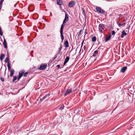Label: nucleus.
<instances>
[{
	"instance_id": "obj_21",
	"label": "nucleus",
	"mask_w": 135,
	"mask_h": 135,
	"mask_svg": "<svg viewBox=\"0 0 135 135\" xmlns=\"http://www.w3.org/2000/svg\"><path fill=\"white\" fill-rule=\"evenodd\" d=\"M82 10L83 12V14L84 15V16H85L86 14L85 13V11L84 8H82Z\"/></svg>"
},
{
	"instance_id": "obj_2",
	"label": "nucleus",
	"mask_w": 135,
	"mask_h": 135,
	"mask_svg": "<svg viewBox=\"0 0 135 135\" xmlns=\"http://www.w3.org/2000/svg\"><path fill=\"white\" fill-rule=\"evenodd\" d=\"M25 71L24 70H20L19 72V75L18 78V80H19L23 76Z\"/></svg>"
},
{
	"instance_id": "obj_32",
	"label": "nucleus",
	"mask_w": 135,
	"mask_h": 135,
	"mask_svg": "<svg viewBox=\"0 0 135 135\" xmlns=\"http://www.w3.org/2000/svg\"><path fill=\"white\" fill-rule=\"evenodd\" d=\"M99 31L100 32H101L102 33H103V30L102 29L100 28H99Z\"/></svg>"
},
{
	"instance_id": "obj_13",
	"label": "nucleus",
	"mask_w": 135,
	"mask_h": 135,
	"mask_svg": "<svg viewBox=\"0 0 135 135\" xmlns=\"http://www.w3.org/2000/svg\"><path fill=\"white\" fill-rule=\"evenodd\" d=\"M64 45L65 47L66 48L69 46V43L68 41H65L64 43Z\"/></svg>"
},
{
	"instance_id": "obj_20",
	"label": "nucleus",
	"mask_w": 135,
	"mask_h": 135,
	"mask_svg": "<svg viewBox=\"0 0 135 135\" xmlns=\"http://www.w3.org/2000/svg\"><path fill=\"white\" fill-rule=\"evenodd\" d=\"M122 22V23H119L118 24V25L119 27H120L122 26H123H123L125 25V22H123V23Z\"/></svg>"
},
{
	"instance_id": "obj_14",
	"label": "nucleus",
	"mask_w": 135,
	"mask_h": 135,
	"mask_svg": "<svg viewBox=\"0 0 135 135\" xmlns=\"http://www.w3.org/2000/svg\"><path fill=\"white\" fill-rule=\"evenodd\" d=\"M126 35L127 33L125 31H123L122 32L121 37L122 38H123L124 37V36H126Z\"/></svg>"
},
{
	"instance_id": "obj_4",
	"label": "nucleus",
	"mask_w": 135,
	"mask_h": 135,
	"mask_svg": "<svg viewBox=\"0 0 135 135\" xmlns=\"http://www.w3.org/2000/svg\"><path fill=\"white\" fill-rule=\"evenodd\" d=\"M47 65L46 64H42L41 65L39 69L40 70H43L47 66Z\"/></svg>"
},
{
	"instance_id": "obj_28",
	"label": "nucleus",
	"mask_w": 135,
	"mask_h": 135,
	"mask_svg": "<svg viewBox=\"0 0 135 135\" xmlns=\"http://www.w3.org/2000/svg\"><path fill=\"white\" fill-rule=\"evenodd\" d=\"M17 77L16 76H15L14 77V78L12 80V81L13 82H14L17 79Z\"/></svg>"
},
{
	"instance_id": "obj_50",
	"label": "nucleus",
	"mask_w": 135,
	"mask_h": 135,
	"mask_svg": "<svg viewBox=\"0 0 135 135\" xmlns=\"http://www.w3.org/2000/svg\"><path fill=\"white\" fill-rule=\"evenodd\" d=\"M120 19V17H119L118 18V19L119 20Z\"/></svg>"
},
{
	"instance_id": "obj_19",
	"label": "nucleus",
	"mask_w": 135,
	"mask_h": 135,
	"mask_svg": "<svg viewBox=\"0 0 135 135\" xmlns=\"http://www.w3.org/2000/svg\"><path fill=\"white\" fill-rule=\"evenodd\" d=\"M96 39L97 38L95 36H94L92 38V41L93 42H95L96 41Z\"/></svg>"
},
{
	"instance_id": "obj_22",
	"label": "nucleus",
	"mask_w": 135,
	"mask_h": 135,
	"mask_svg": "<svg viewBox=\"0 0 135 135\" xmlns=\"http://www.w3.org/2000/svg\"><path fill=\"white\" fill-rule=\"evenodd\" d=\"M7 67H8V70H9L10 71V70H11L10 69H11V66H10V64H9V62H8Z\"/></svg>"
},
{
	"instance_id": "obj_24",
	"label": "nucleus",
	"mask_w": 135,
	"mask_h": 135,
	"mask_svg": "<svg viewBox=\"0 0 135 135\" xmlns=\"http://www.w3.org/2000/svg\"><path fill=\"white\" fill-rule=\"evenodd\" d=\"M82 31H83L82 29H81L80 30V31H79V34L78 35V36H77L78 37H79L80 36V35H81V32H82Z\"/></svg>"
},
{
	"instance_id": "obj_41",
	"label": "nucleus",
	"mask_w": 135,
	"mask_h": 135,
	"mask_svg": "<svg viewBox=\"0 0 135 135\" xmlns=\"http://www.w3.org/2000/svg\"><path fill=\"white\" fill-rule=\"evenodd\" d=\"M2 3H3V2H1L0 1V5H2Z\"/></svg>"
},
{
	"instance_id": "obj_48",
	"label": "nucleus",
	"mask_w": 135,
	"mask_h": 135,
	"mask_svg": "<svg viewBox=\"0 0 135 135\" xmlns=\"http://www.w3.org/2000/svg\"><path fill=\"white\" fill-rule=\"evenodd\" d=\"M7 56H8H8H9V54H7Z\"/></svg>"
},
{
	"instance_id": "obj_6",
	"label": "nucleus",
	"mask_w": 135,
	"mask_h": 135,
	"mask_svg": "<svg viewBox=\"0 0 135 135\" xmlns=\"http://www.w3.org/2000/svg\"><path fill=\"white\" fill-rule=\"evenodd\" d=\"M72 91V89L71 88L69 90H68L66 91V93H65L64 95L65 96H66L68 95V94H69L70 93H71Z\"/></svg>"
},
{
	"instance_id": "obj_37",
	"label": "nucleus",
	"mask_w": 135,
	"mask_h": 135,
	"mask_svg": "<svg viewBox=\"0 0 135 135\" xmlns=\"http://www.w3.org/2000/svg\"><path fill=\"white\" fill-rule=\"evenodd\" d=\"M0 80H1L2 81V82H3L4 81V79L3 78H2L1 77V78H0Z\"/></svg>"
},
{
	"instance_id": "obj_11",
	"label": "nucleus",
	"mask_w": 135,
	"mask_h": 135,
	"mask_svg": "<svg viewBox=\"0 0 135 135\" xmlns=\"http://www.w3.org/2000/svg\"><path fill=\"white\" fill-rule=\"evenodd\" d=\"M3 44L4 46V47L6 49H7V44L5 39H4L3 42Z\"/></svg>"
},
{
	"instance_id": "obj_23",
	"label": "nucleus",
	"mask_w": 135,
	"mask_h": 135,
	"mask_svg": "<svg viewBox=\"0 0 135 135\" xmlns=\"http://www.w3.org/2000/svg\"><path fill=\"white\" fill-rule=\"evenodd\" d=\"M64 27H63L62 26H61V28H60V33H63V29Z\"/></svg>"
},
{
	"instance_id": "obj_46",
	"label": "nucleus",
	"mask_w": 135,
	"mask_h": 135,
	"mask_svg": "<svg viewBox=\"0 0 135 135\" xmlns=\"http://www.w3.org/2000/svg\"><path fill=\"white\" fill-rule=\"evenodd\" d=\"M2 31L1 28V27H0V31Z\"/></svg>"
},
{
	"instance_id": "obj_47",
	"label": "nucleus",
	"mask_w": 135,
	"mask_h": 135,
	"mask_svg": "<svg viewBox=\"0 0 135 135\" xmlns=\"http://www.w3.org/2000/svg\"><path fill=\"white\" fill-rule=\"evenodd\" d=\"M119 16H121V15L120 14L119 15Z\"/></svg>"
},
{
	"instance_id": "obj_16",
	"label": "nucleus",
	"mask_w": 135,
	"mask_h": 135,
	"mask_svg": "<svg viewBox=\"0 0 135 135\" xmlns=\"http://www.w3.org/2000/svg\"><path fill=\"white\" fill-rule=\"evenodd\" d=\"M98 53V50H95V51L94 53L92 55V56L94 57H95L96 56H97V55Z\"/></svg>"
},
{
	"instance_id": "obj_31",
	"label": "nucleus",
	"mask_w": 135,
	"mask_h": 135,
	"mask_svg": "<svg viewBox=\"0 0 135 135\" xmlns=\"http://www.w3.org/2000/svg\"><path fill=\"white\" fill-rule=\"evenodd\" d=\"M101 48L100 47H99L96 50H98V52H99V53L100 52L99 51L100 49H101Z\"/></svg>"
},
{
	"instance_id": "obj_44",
	"label": "nucleus",
	"mask_w": 135,
	"mask_h": 135,
	"mask_svg": "<svg viewBox=\"0 0 135 135\" xmlns=\"http://www.w3.org/2000/svg\"><path fill=\"white\" fill-rule=\"evenodd\" d=\"M84 50H85V49H86V46H84Z\"/></svg>"
},
{
	"instance_id": "obj_18",
	"label": "nucleus",
	"mask_w": 135,
	"mask_h": 135,
	"mask_svg": "<svg viewBox=\"0 0 135 135\" xmlns=\"http://www.w3.org/2000/svg\"><path fill=\"white\" fill-rule=\"evenodd\" d=\"M63 33H60L61 37L62 40V42L63 41L64 38V36L63 35Z\"/></svg>"
},
{
	"instance_id": "obj_43",
	"label": "nucleus",
	"mask_w": 135,
	"mask_h": 135,
	"mask_svg": "<svg viewBox=\"0 0 135 135\" xmlns=\"http://www.w3.org/2000/svg\"><path fill=\"white\" fill-rule=\"evenodd\" d=\"M2 5H0V8H1L2 7Z\"/></svg>"
},
{
	"instance_id": "obj_49",
	"label": "nucleus",
	"mask_w": 135,
	"mask_h": 135,
	"mask_svg": "<svg viewBox=\"0 0 135 135\" xmlns=\"http://www.w3.org/2000/svg\"><path fill=\"white\" fill-rule=\"evenodd\" d=\"M47 37H48V36H49V35H47Z\"/></svg>"
},
{
	"instance_id": "obj_38",
	"label": "nucleus",
	"mask_w": 135,
	"mask_h": 135,
	"mask_svg": "<svg viewBox=\"0 0 135 135\" xmlns=\"http://www.w3.org/2000/svg\"><path fill=\"white\" fill-rule=\"evenodd\" d=\"M3 32L2 31H2H0V35H1V36H2V35H3Z\"/></svg>"
},
{
	"instance_id": "obj_42",
	"label": "nucleus",
	"mask_w": 135,
	"mask_h": 135,
	"mask_svg": "<svg viewBox=\"0 0 135 135\" xmlns=\"http://www.w3.org/2000/svg\"><path fill=\"white\" fill-rule=\"evenodd\" d=\"M109 38H111V34H110L109 36H108Z\"/></svg>"
},
{
	"instance_id": "obj_10",
	"label": "nucleus",
	"mask_w": 135,
	"mask_h": 135,
	"mask_svg": "<svg viewBox=\"0 0 135 135\" xmlns=\"http://www.w3.org/2000/svg\"><path fill=\"white\" fill-rule=\"evenodd\" d=\"M10 74L9 76H10L12 77L13 76V75L15 71L14 70L12 69L10 70Z\"/></svg>"
},
{
	"instance_id": "obj_5",
	"label": "nucleus",
	"mask_w": 135,
	"mask_h": 135,
	"mask_svg": "<svg viewBox=\"0 0 135 135\" xmlns=\"http://www.w3.org/2000/svg\"><path fill=\"white\" fill-rule=\"evenodd\" d=\"M69 19L68 15V14L65 13V18L63 21H64V22H65L66 23L68 21Z\"/></svg>"
},
{
	"instance_id": "obj_7",
	"label": "nucleus",
	"mask_w": 135,
	"mask_h": 135,
	"mask_svg": "<svg viewBox=\"0 0 135 135\" xmlns=\"http://www.w3.org/2000/svg\"><path fill=\"white\" fill-rule=\"evenodd\" d=\"M127 66H124L122 68H121L120 71L122 73H124L127 70Z\"/></svg>"
},
{
	"instance_id": "obj_15",
	"label": "nucleus",
	"mask_w": 135,
	"mask_h": 135,
	"mask_svg": "<svg viewBox=\"0 0 135 135\" xmlns=\"http://www.w3.org/2000/svg\"><path fill=\"white\" fill-rule=\"evenodd\" d=\"M105 26V25L104 24H99V28H101L103 30H104V27Z\"/></svg>"
},
{
	"instance_id": "obj_39",
	"label": "nucleus",
	"mask_w": 135,
	"mask_h": 135,
	"mask_svg": "<svg viewBox=\"0 0 135 135\" xmlns=\"http://www.w3.org/2000/svg\"><path fill=\"white\" fill-rule=\"evenodd\" d=\"M84 40L82 42V43H81V47H82L83 45V43L84 42Z\"/></svg>"
},
{
	"instance_id": "obj_17",
	"label": "nucleus",
	"mask_w": 135,
	"mask_h": 135,
	"mask_svg": "<svg viewBox=\"0 0 135 135\" xmlns=\"http://www.w3.org/2000/svg\"><path fill=\"white\" fill-rule=\"evenodd\" d=\"M4 56L5 55L4 54H1L0 55V59L2 61L3 58L4 57Z\"/></svg>"
},
{
	"instance_id": "obj_3",
	"label": "nucleus",
	"mask_w": 135,
	"mask_h": 135,
	"mask_svg": "<svg viewBox=\"0 0 135 135\" xmlns=\"http://www.w3.org/2000/svg\"><path fill=\"white\" fill-rule=\"evenodd\" d=\"M75 3L74 1H72L69 2L68 6L69 7H73L75 5Z\"/></svg>"
},
{
	"instance_id": "obj_36",
	"label": "nucleus",
	"mask_w": 135,
	"mask_h": 135,
	"mask_svg": "<svg viewBox=\"0 0 135 135\" xmlns=\"http://www.w3.org/2000/svg\"><path fill=\"white\" fill-rule=\"evenodd\" d=\"M86 30H87V29H86V30H85V33H85V35H84V38H85V35H86V34H87L88 33V32H87L86 31Z\"/></svg>"
},
{
	"instance_id": "obj_1",
	"label": "nucleus",
	"mask_w": 135,
	"mask_h": 135,
	"mask_svg": "<svg viewBox=\"0 0 135 135\" xmlns=\"http://www.w3.org/2000/svg\"><path fill=\"white\" fill-rule=\"evenodd\" d=\"M96 9L97 12L98 13L103 14L105 12L100 7H96Z\"/></svg>"
},
{
	"instance_id": "obj_27",
	"label": "nucleus",
	"mask_w": 135,
	"mask_h": 135,
	"mask_svg": "<svg viewBox=\"0 0 135 135\" xmlns=\"http://www.w3.org/2000/svg\"><path fill=\"white\" fill-rule=\"evenodd\" d=\"M110 38H109L108 37H106L105 38V42H107L108 40H110Z\"/></svg>"
},
{
	"instance_id": "obj_45",
	"label": "nucleus",
	"mask_w": 135,
	"mask_h": 135,
	"mask_svg": "<svg viewBox=\"0 0 135 135\" xmlns=\"http://www.w3.org/2000/svg\"><path fill=\"white\" fill-rule=\"evenodd\" d=\"M4 0H1L0 1L2 2H3V1H4Z\"/></svg>"
},
{
	"instance_id": "obj_26",
	"label": "nucleus",
	"mask_w": 135,
	"mask_h": 135,
	"mask_svg": "<svg viewBox=\"0 0 135 135\" xmlns=\"http://www.w3.org/2000/svg\"><path fill=\"white\" fill-rule=\"evenodd\" d=\"M64 108V105L63 104L60 107L59 109L60 110L63 109Z\"/></svg>"
},
{
	"instance_id": "obj_33",
	"label": "nucleus",
	"mask_w": 135,
	"mask_h": 135,
	"mask_svg": "<svg viewBox=\"0 0 135 135\" xmlns=\"http://www.w3.org/2000/svg\"><path fill=\"white\" fill-rule=\"evenodd\" d=\"M115 32L114 31H112V35H114L115 34Z\"/></svg>"
},
{
	"instance_id": "obj_29",
	"label": "nucleus",
	"mask_w": 135,
	"mask_h": 135,
	"mask_svg": "<svg viewBox=\"0 0 135 135\" xmlns=\"http://www.w3.org/2000/svg\"><path fill=\"white\" fill-rule=\"evenodd\" d=\"M62 46L61 45L60 47L59 48V53H60V52L61 51L62 49Z\"/></svg>"
},
{
	"instance_id": "obj_30",
	"label": "nucleus",
	"mask_w": 135,
	"mask_h": 135,
	"mask_svg": "<svg viewBox=\"0 0 135 135\" xmlns=\"http://www.w3.org/2000/svg\"><path fill=\"white\" fill-rule=\"evenodd\" d=\"M28 74V72H25V73H24L23 75L25 77H26L27 76Z\"/></svg>"
},
{
	"instance_id": "obj_9",
	"label": "nucleus",
	"mask_w": 135,
	"mask_h": 135,
	"mask_svg": "<svg viewBox=\"0 0 135 135\" xmlns=\"http://www.w3.org/2000/svg\"><path fill=\"white\" fill-rule=\"evenodd\" d=\"M70 59V58L68 56H67L65 59L64 62V65L65 64H66L69 61Z\"/></svg>"
},
{
	"instance_id": "obj_34",
	"label": "nucleus",
	"mask_w": 135,
	"mask_h": 135,
	"mask_svg": "<svg viewBox=\"0 0 135 135\" xmlns=\"http://www.w3.org/2000/svg\"><path fill=\"white\" fill-rule=\"evenodd\" d=\"M57 57V55H55V56L53 57V60H54L56 59V58Z\"/></svg>"
},
{
	"instance_id": "obj_25",
	"label": "nucleus",
	"mask_w": 135,
	"mask_h": 135,
	"mask_svg": "<svg viewBox=\"0 0 135 135\" xmlns=\"http://www.w3.org/2000/svg\"><path fill=\"white\" fill-rule=\"evenodd\" d=\"M9 60V59L8 58V57L6 58L5 60V62L6 63H7L8 62H9V61H8V60Z\"/></svg>"
},
{
	"instance_id": "obj_40",
	"label": "nucleus",
	"mask_w": 135,
	"mask_h": 135,
	"mask_svg": "<svg viewBox=\"0 0 135 135\" xmlns=\"http://www.w3.org/2000/svg\"><path fill=\"white\" fill-rule=\"evenodd\" d=\"M60 65H57V67L58 68H59L60 67Z\"/></svg>"
},
{
	"instance_id": "obj_8",
	"label": "nucleus",
	"mask_w": 135,
	"mask_h": 135,
	"mask_svg": "<svg viewBox=\"0 0 135 135\" xmlns=\"http://www.w3.org/2000/svg\"><path fill=\"white\" fill-rule=\"evenodd\" d=\"M49 94H48L46 95H45L43 97L42 99H40V101L41 102L43 100H44V99H46L47 97H49Z\"/></svg>"
},
{
	"instance_id": "obj_35",
	"label": "nucleus",
	"mask_w": 135,
	"mask_h": 135,
	"mask_svg": "<svg viewBox=\"0 0 135 135\" xmlns=\"http://www.w3.org/2000/svg\"><path fill=\"white\" fill-rule=\"evenodd\" d=\"M65 23H66V22H64L63 21L62 24L61 25V26H63V27H64V26L65 25Z\"/></svg>"
},
{
	"instance_id": "obj_12",
	"label": "nucleus",
	"mask_w": 135,
	"mask_h": 135,
	"mask_svg": "<svg viewBox=\"0 0 135 135\" xmlns=\"http://www.w3.org/2000/svg\"><path fill=\"white\" fill-rule=\"evenodd\" d=\"M57 4L58 5H61L62 4V1L61 0H57Z\"/></svg>"
}]
</instances>
